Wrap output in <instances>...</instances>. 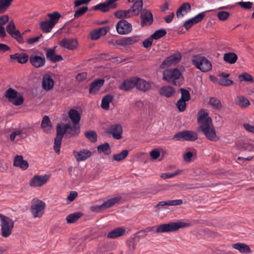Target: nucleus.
Listing matches in <instances>:
<instances>
[{"instance_id": "nucleus-59", "label": "nucleus", "mask_w": 254, "mask_h": 254, "mask_svg": "<svg viewBox=\"0 0 254 254\" xmlns=\"http://www.w3.org/2000/svg\"><path fill=\"white\" fill-rule=\"evenodd\" d=\"M195 24H197V23L195 21H193L192 18H191L185 22L184 26L187 30H188Z\"/></svg>"}, {"instance_id": "nucleus-19", "label": "nucleus", "mask_w": 254, "mask_h": 254, "mask_svg": "<svg viewBox=\"0 0 254 254\" xmlns=\"http://www.w3.org/2000/svg\"><path fill=\"white\" fill-rule=\"evenodd\" d=\"M73 154L77 162L85 161L92 155V152L85 149H83L78 151H74Z\"/></svg>"}, {"instance_id": "nucleus-61", "label": "nucleus", "mask_w": 254, "mask_h": 254, "mask_svg": "<svg viewBox=\"0 0 254 254\" xmlns=\"http://www.w3.org/2000/svg\"><path fill=\"white\" fill-rule=\"evenodd\" d=\"M78 193L76 191H72L70 192L67 198V202L70 203L73 201L77 196Z\"/></svg>"}, {"instance_id": "nucleus-50", "label": "nucleus", "mask_w": 254, "mask_h": 254, "mask_svg": "<svg viewBox=\"0 0 254 254\" xmlns=\"http://www.w3.org/2000/svg\"><path fill=\"white\" fill-rule=\"evenodd\" d=\"M18 93L16 90L10 87L6 90L4 95L10 102V100H12L14 96L18 95Z\"/></svg>"}, {"instance_id": "nucleus-60", "label": "nucleus", "mask_w": 254, "mask_h": 254, "mask_svg": "<svg viewBox=\"0 0 254 254\" xmlns=\"http://www.w3.org/2000/svg\"><path fill=\"white\" fill-rule=\"evenodd\" d=\"M183 200L181 199L167 200L168 206L180 205L183 204Z\"/></svg>"}, {"instance_id": "nucleus-25", "label": "nucleus", "mask_w": 254, "mask_h": 254, "mask_svg": "<svg viewBox=\"0 0 254 254\" xmlns=\"http://www.w3.org/2000/svg\"><path fill=\"white\" fill-rule=\"evenodd\" d=\"M135 77H132L130 79L125 80L121 84L119 88L122 90L128 91L135 86Z\"/></svg>"}, {"instance_id": "nucleus-63", "label": "nucleus", "mask_w": 254, "mask_h": 254, "mask_svg": "<svg viewBox=\"0 0 254 254\" xmlns=\"http://www.w3.org/2000/svg\"><path fill=\"white\" fill-rule=\"evenodd\" d=\"M99 34L100 36L105 35L107 32L109 30V27L108 26H104L96 29Z\"/></svg>"}, {"instance_id": "nucleus-35", "label": "nucleus", "mask_w": 254, "mask_h": 254, "mask_svg": "<svg viewBox=\"0 0 254 254\" xmlns=\"http://www.w3.org/2000/svg\"><path fill=\"white\" fill-rule=\"evenodd\" d=\"M41 127L45 132L48 133L51 130L52 126L48 116H44L43 117L41 123Z\"/></svg>"}, {"instance_id": "nucleus-52", "label": "nucleus", "mask_w": 254, "mask_h": 254, "mask_svg": "<svg viewBox=\"0 0 254 254\" xmlns=\"http://www.w3.org/2000/svg\"><path fill=\"white\" fill-rule=\"evenodd\" d=\"M180 91L181 93V97L180 99L185 101H189L190 98L189 91L188 90L185 89L184 88H181Z\"/></svg>"}, {"instance_id": "nucleus-30", "label": "nucleus", "mask_w": 254, "mask_h": 254, "mask_svg": "<svg viewBox=\"0 0 254 254\" xmlns=\"http://www.w3.org/2000/svg\"><path fill=\"white\" fill-rule=\"evenodd\" d=\"M191 9V6L189 2L183 3L177 11L176 15L178 17H182L189 12Z\"/></svg>"}, {"instance_id": "nucleus-5", "label": "nucleus", "mask_w": 254, "mask_h": 254, "mask_svg": "<svg viewBox=\"0 0 254 254\" xmlns=\"http://www.w3.org/2000/svg\"><path fill=\"white\" fill-rule=\"evenodd\" d=\"M190 226L189 223L182 221L165 223L157 226L155 233L173 232L178 231L180 228H184Z\"/></svg>"}, {"instance_id": "nucleus-57", "label": "nucleus", "mask_w": 254, "mask_h": 254, "mask_svg": "<svg viewBox=\"0 0 254 254\" xmlns=\"http://www.w3.org/2000/svg\"><path fill=\"white\" fill-rule=\"evenodd\" d=\"M219 84L222 86H227L232 85L233 81L229 79L221 78L219 80Z\"/></svg>"}, {"instance_id": "nucleus-28", "label": "nucleus", "mask_w": 254, "mask_h": 254, "mask_svg": "<svg viewBox=\"0 0 254 254\" xmlns=\"http://www.w3.org/2000/svg\"><path fill=\"white\" fill-rule=\"evenodd\" d=\"M125 229L122 227H118L110 231L107 235L108 238L116 239L125 234Z\"/></svg>"}, {"instance_id": "nucleus-45", "label": "nucleus", "mask_w": 254, "mask_h": 254, "mask_svg": "<svg viewBox=\"0 0 254 254\" xmlns=\"http://www.w3.org/2000/svg\"><path fill=\"white\" fill-rule=\"evenodd\" d=\"M97 151L99 153H104L106 155H109L111 153V148L109 144L105 142L99 145L97 147Z\"/></svg>"}, {"instance_id": "nucleus-12", "label": "nucleus", "mask_w": 254, "mask_h": 254, "mask_svg": "<svg viewBox=\"0 0 254 254\" xmlns=\"http://www.w3.org/2000/svg\"><path fill=\"white\" fill-rule=\"evenodd\" d=\"M51 177L50 174L44 175H35L30 181L29 185L33 187H41L49 181Z\"/></svg>"}, {"instance_id": "nucleus-54", "label": "nucleus", "mask_w": 254, "mask_h": 254, "mask_svg": "<svg viewBox=\"0 0 254 254\" xmlns=\"http://www.w3.org/2000/svg\"><path fill=\"white\" fill-rule=\"evenodd\" d=\"M87 10L88 7L87 6L81 7L75 11L74 16L76 18L79 17L84 14Z\"/></svg>"}, {"instance_id": "nucleus-42", "label": "nucleus", "mask_w": 254, "mask_h": 254, "mask_svg": "<svg viewBox=\"0 0 254 254\" xmlns=\"http://www.w3.org/2000/svg\"><path fill=\"white\" fill-rule=\"evenodd\" d=\"M13 0H0V14L4 13L11 5Z\"/></svg>"}, {"instance_id": "nucleus-38", "label": "nucleus", "mask_w": 254, "mask_h": 254, "mask_svg": "<svg viewBox=\"0 0 254 254\" xmlns=\"http://www.w3.org/2000/svg\"><path fill=\"white\" fill-rule=\"evenodd\" d=\"M121 199V196H117L111 198L107 201L104 202L101 204V207H104L105 209L110 208L116 203H118Z\"/></svg>"}, {"instance_id": "nucleus-47", "label": "nucleus", "mask_w": 254, "mask_h": 254, "mask_svg": "<svg viewBox=\"0 0 254 254\" xmlns=\"http://www.w3.org/2000/svg\"><path fill=\"white\" fill-rule=\"evenodd\" d=\"M24 99L23 96L19 93H18V95L14 96L12 100H10V102L12 103L15 106H19L23 104Z\"/></svg>"}, {"instance_id": "nucleus-11", "label": "nucleus", "mask_w": 254, "mask_h": 254, "mask_svg": "<svg viewBox=\"0 0 254 254\" xmlns=\"http://www.w3.org/2000/svg\"><path fill=\"white\" fill-rule=\"evenodd\" d=\"M6 30L7 32L17 41L20 44L24 43V40L18 30L16 29L15 25L13 20H11L6 26Z\"/></svg>"}, {"instance_id": "nucleus-37", "label": "nucleus", "mask_w": 254, "mask_h": 254, "mask_svg": "<svg viewBox=\"0 0 254 254\" xmlns=\"http://www.w3.org/2000/svg\"><path fill=\"white\" fill-rule=\"evenodd\" d=\"M113 96L110 94H108L105 96L102 99L101 106L102 109L108 110L110 108V103L113 100Z\"/></svg>"}, {"instance_id": "nucleus-62", "label": "nucleus", "mask_w": 254, "mask_h": 254, "mask_svg": "<svg viewBox=\"0 0 254 254\" xmlns=\"http://www.w3.org/2000/svg\"><path fill=\"white\" fill-rule=\"evenodd\" d=\"M153 40V39L151 38V36L145 39L142 42L143 47L145 48H148L150 47L152 44Z\"/></svg>"}, {"instance_id": "nucleus-48", "label": "nucleus", "mask_w": 254, "mask_h": 254, "mask_svg": "<svg viewBox=\"0 0 254 254\" xmlns=\"http://www.w3.org/2000/svg\"><path fill=\"white\" fill-rule=\"evenodd\" d=\"M84 135L92 142H95L97 140V134L94 130H89L84 132Z\"/></svg>"}, {"instance_id": "nucleus-51", "label": "nucleus", "mask_w": 254, "mask_h": 254, "mask_svg": "<svg viewBox=\"0 0 254 254\" xmlns=\"http://www.w3.org/2000/svg\"><path fill=\"white\" fill-rule=\"evenodd\" d=\"M166 34V31L164 29H161L156 31L151 36L152 39L158 40L164 37Z\"/></svg>"}, {"instance_id": "nucleus-24", "label": "nucleus", "mask_w": 254, "mask_h": 254, "mask_svg": "<svg viewBox=\"0 0 254 254\" xmlns=\"http://www.w3.org/2000/svg\"><path fill=\"white\" fill-rule=\"evenodd\" d=\"M54 85V82L51 76L48 74H44L42 82L43 89L46 91H49L53 88Z\"/></svg>"}, {"instance_id": "nucleus-36", "label": "nucleus", "mask_w": 254, "mask_h": 254, "mask_svg": "<svg viewBox=\"0 0 254 254\" xmlns=\"http://www.w3.org/2000/svg\"><path fill=\"white\" fill-rule=\"evenodd\" d=\"M236 146L237 148L242 151H252L254 149V145L250 143H244L239 142L237 143Z\"/></svg>"}, {"instance_id": "nucleus-26", "label": "nucleus", "mask_w": 254, "mask_h": 254, "mask_svg": "<svg viewBox=\"0 0 254 254\" xmlns=\"http://www.w3.org/2000/svg\"><path fill=\"white\" fill-rule=\"evenodd\" d=\"M28 55L24 53H16L10 56V59L16 60L19 63L24 64L27 63L29 60Z\"/></svg>"}, {"instance_id": "nucleus-15", "label": "nucleus", "mask_w": 254, "mask_h": 254, "mask_svg": "<svg viewBox=\"0 0 254 254\" xmlns=\"http://www.w3.org/2000/svg\"><path fill=\"white\" fill-rule=\"evenodd\" d=\"M141 25L142 27L149 26L153 22V15L151 12L146 9H143L140 14Z\"/></svg>"}, {"instance_id": "nucleus-20", "label": "nucleus", "mask_w": 254, "mask_h": 254, "mask_svg": "<svg viewBox=\"0 0 254 254\" xmlns=\"http://www.w3.org/2000/svg\"><path fill=\"white\" fill-rule=\"evenodd\" d=\"M57 46L48 49H46V56L47 59L53 63L60 62L63 60V57L61 55H55V51Z\"/></svg>"}, {"instance_id": "nucleus-64", "label": "nucleus", "mask_w": 254, "mask_h": 254, "mask_svg": "<svg viewBox=\"0 0 254 254\" xmlns=\"http://www.w3.org/2000/svg\"><path fill=\"white\" fill-rule=\"evenodd\" d=\"M243 126L247 131L254 134V125L245 123L243 124Z\"/></svg>"}, {"instance_id": "nucleus-41", "label": "nucleus", "mask_w": 254, "mask_h": 254, "mask_svg": "<svg viewBox=\"0 0 254 254\" xmlns=\"http://www.w3.org/2000/svg\"><path fill=\"white\" fill-rule=\"evenodd\" d=\"M208 104L217 110H220L222 108L220 100L215 97H210Z\"/></svg>"}, {"instance_id": "nucleus-4", "label": "nucleus", "mask_w": 254, "mask_h": 254, "mask_svg": "<svg viewBox=\"0 0 254 254\" xmlns=\"http://www.w3.org/2000/svg\"><path fill=\"white\" fill-rule=\"evenodd\" d=\"M163 79L168 83L175 85L183 84L184 78L180 71L177 68H170L164 71Z\"/></svg>"}, {"instance_id": "nucleus-27", "label": "nucleus", "mask_w": 254, "mask_h": 254, "mask_svg": "<svg viewBox=\"0 0 254 254\" xmlns=\"http://www.w3.org/2000/svg\"><path fill=\"white\" fill-rule=\"evenodd\" d=\"M111 4H112V3L109 2V0H106L105 2L101 3L94 6V9L100 10L102 12H105L109 11L110 7H116V4H114L113 5L110 6Z\"/></svg>"}, {"instance_id": "nucleus-31", "label": "nucleus", "mask_w": 254, "mask_h": 254, "mask_svg": "<svg viewBox=\"0 0 254 254\" xmlns=\"http://www.w3.org/2000/svg\"><path fill=\"white\" fill-rule=\"evenodd\" d=\"M235 103L241 108H246L250 105L249 100L243 96H237L235 99Z\"/></svg>"}, {"instance_id": "nucleus-1", "label": "nucleus", "mask_w": 254, "mask_h": 254, "mask_svg": "<svg viewBox=\"0 0 254 254\" xmlns=\"http://www.w3.org/2000/svg\"><path fill=\"white\" fill-rule=\"evenodd\" d=\"M197 123L199 129L209 140L216 141L219 138L217 135L212 120L207 112L204 109L199 110L197 113Z\"/></svg>"}, {"instance_id": "nucleus-44", "label": "nucleus", "mask_w": 254, "mask_h": 254, "mask_svg": "<svg viewBox=\"0 0 254 254\" xmlns=\"http://www.w3.org/2000/svg\"><path fill=\"white\" fill-rule=\"evenodd\" d=\"M47 16L50 18L48 20L55 26L58 22L61 14L59 12L55 11L53 13H48Z\"/></svg>"}, {"instance_id": "nucleus-39", "label": "nucleus", "mask_w": 254, "mask_h": 254, "mask_svg": "<svg viewBox=\"0 0 254 254\" xmlns=\"http://www.w3.org/2000/svg\"><path fill=\"white\" fill-rule=\"evenodd\" d=\"M238 59L237 55L234 53H225L224 55V60L226 63L230 64L235 63Z\"/></svg>"}, {"instance_id": "nucleus-14", "label": "nucleus", "mask_w": 254, "mask_h": 254, "mask_svg": "<svg viewBox=\"0 0 254 254\" xmlns=\"http://www.w3.org/2000/svg\"><path fill=\"white\" fill-rule=\"evenodd\" d=\"M106 132L112 135L114 139H120L122 137L123 128L120 124H114L110 126Z\"/></svg>"}, {"instance_id": "nucleus-17", "label": "nucleus", "mask_w": 254, "mask_h": 254, "mask_svg": "<svg viewBox=\"0 0 254 254\" xmlns=\"http://www.w3.org/2000/svg\"><path fill=\"white\" fill-rule=\"evenodd\" d=\"M59 45L62 48L69 50H74L77 47L78 42L76 39L64 38L60 41Z\"/></svg>"}, {"instance_id": "nucleus-7", "label": "nucleus", "mask_w": 254, "mask_h": 254, "mask_svg": "<svg viewBox=\"0 0 254 254\" xmlns=\"http://www.w3.org/2000/svg\"><path fill=\"white\" fill-rule=\"evenodd\" d=\"M1 235L3 238H7L11 235L14 227V221L8 217L0 214Z\"/></svg>"}, {"instance_id": "nucleus-13", "label": "nucleus", "mask_w": 254, "mask_h": 254, "mask_svg": "<svg viewBox=\"0 0 254 254\" xmlns=\"http://www.w3.org/2000/svg\"><path fill=\"white\" fill-rule=\"evenodd\" d=\"M116 28L117 32L121 35L127 34L132 30L131 24L124 19L120 20L117 23Z\"/></svg>"}, {"instance_id": "nucleus-46", "label": "nucleus", "mask_w": 254, "mask_h": 254, "mask_svg": "<svg viewBox=\"0 0 254 254\" xmlns=\"http://www.w3.org/2000/svg\"><path fill=\"white\" fill-rule=\"evenodd\" d=\"M128 154L127 150H124L119 154H114L113 155V159L114 160L117 162H120L125 159Z\"/></svg>"}, {"instance_id": "nucleus-53", "label": "nucleus", "mask_w": 254, "mask_h": 254, "mask_svg": "<svg viewBox=\"0 0 254 254\" xmlns=\"http://www.w3.org/2000/svg\"><path fill=\"white\" fill-rule=\"evenodd\" d=\"M181 172H182L181 170H178L173 173H163L160 175V177L164 179H167L169 178H171L175 177L176 175L179 174Z\"/></svg>"}, {"instance_id": "nucleus-9", "label": "nucleus", "mask_w": 254, "mask_h": 254, "mask_svg": "<svg viewBox=\"0 0 254 254\" xmlns=\"http://www.w3.org/2000/svg\"><path fill=\"white\" fill-rule=\"evenodd\" d=\"M197 138V133L189 130L179 132L173 136V139L176 141H193L196 140Z\"/></svg>"}, {"instance_id": "nucleus-55", "label": "nucleus", "mask_w": 254, "mask_h": 254, "mask_svg": "<svg viewBox=\"0 0 254 254\" xmlns=\"http://www.w3.org/2000/svg\"><path fill=\"white\" fill-rule=\"evenodd\" d=\"M186 101L179 99L176 103V106L180 112L184 111L186 109Z\"/></svg>"}, {"instance_id": "nucleus-32", "label": "nucleus", "mask_w": 254, "mask_h": 254, "mask_svg": "<svg viewBox=\"0 0 254 254\" xmlns=\"http://www.w3.org/2000/svg\"><path fill=\"white\" fill-rule=\"evenodd\" d=\"M9 20L8 15H4L0 16V38L6 37V33L3 25Z\"/></svg>"}, {"instance_id": "nucleus-56", "label": "nucleus", "mask_w": 254, "mask_h": 254, "mask_svg": "<svg viewBox=\"0 0 254 254\" xmlns=\"http://www.w3.org/2000/svg\"><path fill=\"white\" fill-rule=\"evenodd\" d=\"M230 15L229 12L225 11H221L217 13V16L219 19L221 20H226Z\"/></svg>"}, {"instance_id": "nucleus-16", "label": "nucleus", "mask_w": 254, "mask_h": 254, "mask_svg": "<svg viewBox=\"0 0 254 254\" xmlns=\"http://www.w3.org/2000/svg\"><path fill=\"white\" fill-rule=\"evenodd\" d=\"M141 40L140 35H134L131 36L124 37L120 41L117 42L119 46H126L135 44Z\"/></svg>"}, {"instance_id": "nucleus-43", "label": "nucleus", "mask_w": 254, "mask_h": 254, "mask_svg": "<svg viewBox=\"0 0 254 254\" xmlns=\"http://www.w3.org/2000/svg\"><path fill=\"white\" fill-rule=\"evenodd\" d=\"M82 214L80 212H74L67 215L66 220L67 223H73L76 222L81 216Z\"/></svg>"}, {"instance_id": "nucleus-58", "label": "nucleus", "mask_w": 254, "mask_h": 254, "mask_svg": "<svg viewBox=\"0 0 254 254\" xmlns=\"http://www.w3.org/2000/svg\"><path fill=\"white\" fill-rule=\"evenodd\" d=\"M239 5L246 9H249L252 7L253 3L251 1H240L239 2Z\"/></svg>"}, {"instance_id": "nucleus-2", "label": "nucleus", "mask_w": 254, "mask_h": 254, "mask_svg": "<svg viewBox=\"0 0 254 254\" xmlns=\"http://www.w3.org/2000/svg\"><path fill=\"white\" fill-rule=\"evenodd\" d=\"M57 135L54 140V149L55 152L59 154L64 135L66 133L69 137L77 135L80 132V125L73 124L71 126L69 124H65L62 126L59 124L56 127Z\"/></svg>"}, {"instance_id": "nucleus-10", "label": "nucleus", "mask_w": 254, "mask_h": 254, "mask_svg": "<svg viewBox=\"0 0 254 254\" xmlns=\"http://www.w3.org/2000/svg\"><path fill=\"white\" fill-rule=\"evenodd\" d=\"M30 63L35 68L44 66L46 64V59L43 53L37 52L30 55L29 58Z\"/></svg>"}, {"instance_id": "nucleus-34", "label": "nucleus", "mask_w": 254, "mask_h": 254, "mask_svg": "<svg viewBox=\"0 0 254 254\" xmlns=\"http://www.w3.org/2000/svg\"><path fill=\"white\" fill-rule=\"evenodd\" d=\"M233 248L238 250L240 253L243 254H250L251 252L250 247L241 243H237L233 245Z\"/></svg>"}, {"instance_id": "nucleus-18", "label": "nucleus", "mask_w": 254, "mask_h": 254, "mask_svg": "<svg viewBox=\"0 0 254 254\" xmlns=\"http://www.w3.org/2000/svg\"><path fill=\"white\" fill-rule=\"evenodd\" d=\"M182 59V55L179 52H175L174 54L167 57L163 62L162 65L167 66L176 64L180 62Z\"/></svg>"}, {"instance_id": "nucleus-22", "label": "nucleus", "mask_w": 254, "mask_h": 254, "mask_svg": "<svg viewBox=\"0 0 254 254\" xmlns=\"http://www.w3.org/2000/svg\"><path fill=\"white\" fill-rule=\"evenodd\" d=\"M104 79L98 78L91 82L89 86V93L95 94L99 91L101 87L104 85Z\"/></svg>"}, {"instance_id": "nucleus-40", "label": "nucleus", "mask_w": 254, "mask_h": 254, "mask_svg": "<svg viewBox=\"0 0 254 254\" xmlns=\"http://www.w3.org/2000/svg\"><path fill=\"white\" fill-rule=\"evenodd\" d=\"M40 28L45 33L50 32L54 25H53L48 20L43 21L40 23Z\"/></svg>"}, {"instance_id": "nucleus-33", "label": "nucleus", "mask_w": 254, "mask_h": 254, "mask_svg": "<svg viewBox=\"0 0 254 254\" xmlns=\"http://www.w3.org/2000/svg\"><path fill=\"white\" fill-rule=\"evenodd\" d=\"M68 117L73 124L79 125L80 115L75 109H71L68 112Z\"/></svg>"}, {"instance_id": "nucleus-23", "label": "nucleus", "mask_w": 254, "mask_h": 254, "mask_svg": "<svg viewBox=\"0 0 254 254\" xmlns=\"http://www.w3.org/2000/svg\"><path fill=\"white\" fill-rule=\"evenodd\" d=\"M135 87L141 91H146L151 88V83L149 82L141 79L138 77H135Z\"/></svg>"}, {"instance_id": "nucleus-3", "label": "nucleus", "mask_w": 254, "mask_h": 254, "mask_svg": "<svg viewBox=\"0 0 254 254\" xmlns=\"http://www.w3.org/2000/svg\"><path fill=\"white\" fill-rule=\"evenodd\" d=\"M143 0H136L133 1L132 5L127 10H119L115 11V16L119 19H128L138 16L142 10Z\"/></svg>"}, {"instance_id": "nucleus-8", "label": "nucleus", "mask_w": 254, "mask_h": 254, "mask_svg": "<svg viewBox=\"0 0 254 254\" xmlns=\"http://www.w3.org/2000/svg\"><path fill=\"white\" fill-rule=\"evenodd\" d=\"M46 203L37 198H34L31 201L30 211L34 218H41L45 212Z\"/></svg>"}, {"instance_id": "nucleus-49", "label": "nucleus", "mask_w": 254, "mask_h": 254, "mask_svg": "<svg viewBox=\"0 0 254 254\" xmlns=\"http://www.w3.org/2000/svg\"><path fill=\"white\" fill-rule=\"evenodd\" d=\"M239 80L240 82L246 81V82H253V76L247 72H244L240 74L238 76Z\"/></svg>"}, {"instance_id": "nucleus-21", "label": "nucleus", "mask_w": 254, "mask_h": 254, "mask_svg": "<svg viewBox=\"0 0 254 254\" xmlns=\"http://www.w3.org/2000/svg\"><path fill=\"white\" fill-rule=\"evenodd\" d=\"M13 166L18 167L22 170H26L29 167L28 162L23 159L22 155H17L13 159Z\"/></svg>"}, {"instance_id": "nucleus-6", "label": "nucleus", "mask_w": 254, "mask_h": 254, "mask_svg": "<svg viewBox=\"0 0 254 254\" xmlns=\"http://www.w3.org/2000/svg\"><path fill=\"white\" fill-rule=\"evenodd\" d=\"M192 64L202 72H207L212 69L211 63L204 56L199 54L194 55L191 59Z\"/></svg>"}, {"instance_id": "nucleus-29", "label": "nucleus", "mask_w": 254, "mask_h": 254, "mask_svg": "<svg viewBox=\"0 0 254 254\" xmlns=\"http://www.w3.org/2000/svg\"><path fill=\"white\" fill-rule=\"evenodd\" d=\"M175 92L174 88L169 85L163 86L159 90L160 94L166 97H172Z\"/></svg>"}]
</instances>
